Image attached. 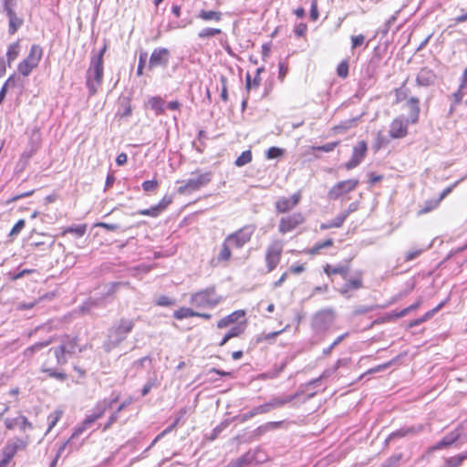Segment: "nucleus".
I'll return each instance as SVG.
<instances>
[{"label": "nucleus", "mask_w": 467, "mask_h": 467, "mask_svg": "<svg viewBox=\"0 0 467 467\" xmlns=\"http://www.w3.org/2000/svg\"><path fill=\"white\" fill-rule=\"evenodd\" d=\"M283 252V244L280 241L273 242L266 249L265 262L267 272H272L278 265Z\"/></svg>", "instance_id": "nucleus-10"}, {"label": "nucleus", "mask_w": 467, "mask_h": 467, "mask_svg": "<svg viewBox=\"0 0 467 467\" xmlns=\"http://www.w3.org/2000/svg\"><path fill=\"white\" fill-rule=\"evenodd\" d=\"M409 313H410V309L408 307H405L400 311H393L392 313L387 314L383 319L384 321H392L394 319L403 317Z\"/></svg>", "instance_id": "nucleus-43"}, {"label": "nucleus", "mask_w": 467, "mask_h": 467, "mask_svg": "<svg viewBox=\"0 0 467 467\" xmlns=\"http://www.w3.org/2000/svg\"><path fill=\"white\" fill-rule=\"evenodd\" d=\"M256 452L248 451L241 457L230 462V467H244L255 461Z\"/></svg>", "instance_id": "nucleus-25"}, {"label": "nucleus", "mask_w": 467, "mask_h": 467, "mask_svg": "<svg viewBox=\"0 0 467 467\" xmlns=\"http://www.w3.org/2000/svg\"><path fill=\"white\" fill-rule=\"evenodd\" d=\"M462 435V431L459 429H455L452 431L447 433L440 441L429 448V451H435L443 448L450 447L456 442Z\"/></svg>", "instance_id": "nucleus-16"}, {"label": "nucleus", "mask_w": 467, "mask_h": 467, "mask_svg": "<svg viewBox=\"0 0 467 467\" xmlns=\"http://www.w3.org/2000/svg\"><path fill=\"white\" fill-rule=\"evenodd\" d=\"M346 221V215H340L338 214L336 216L333 220L323 223L320 224L321 230H327L330 228H339L343 225L344 222Z\"/></svg>", "instance_id": "nucleus-31"}, {"label": "nucleus", "mask_w": 467, "mask_h": 467, "mask_svg": "<svg viewBox=\"0 0 467 467\" xmlns=\"http://www.w3.org/2000/svg\"><path fill=\"white\" fill-rule=\"evenodd\" d=\"M20 52V44L19 41L14 42L10 44L7 47L6 51V61L7 65L10 67L12 62L16 59Z\"/></svg>", "instance_id": "nucleus-29"}, {"label": "nucleus", "mask_w": 467, "mask_h": 467, "mask_svg": "<svg viewBox=\"0 0 467 467\" xmlns=\"http://www.w3.org/2000/svg\"><path fill=\"white\" fill-rule=\"evenodd\" d=\"M222 300L223 296L217 295L215 286L213 285L193 293L191 296L190 303L195 307L214 308Z\"/></svg>", "instance_id": "nucleus-3"}, {"label": "nucleus", "mask_w": 467, "mask_h": 467, "mask_svg": "<svg viewBox=\"0 0 467 467\" xmlns=\"http://www.w3.org/2000/svg\"><path fill=\"white\" fill-rule=\"evenodd\" d=\"M333 245L332 239H327L322 242L317 243L312 248L307 251L309 254H317L321 249L327 248Z\"/></svg>", "instance_id": "nucleus-39"}, {"label": "nucleus", "mask_w": 467, "mask_h": 467, "mask_svg": "<svg viewBox=\"0 0 467 467\" xmlns=\"http://www.w3.org/2000/svg\"><path fill=\"white\" fill-rule=\"evenodd\" d=\"M141 187L144 192H155L159 187V182L157 180L145 181L142 182Z\"/></svg>", "instance_id": "nucleus-50"}, {"label": "nucleus", "mask_w": 467, "mask_h": 467, "mask_svg": "<svg viewBox=\"0 0 467 467\" xmlns=\"http://www.w3.org/2000/svg\"><path fill=\"white\" fill-rule=\"evenodd\" d=\"M18 419H19V421H18L17 425L19 426V429L22 431H26V430L33 429V424L28 420V419L26 416L20 415V416H18Z\"/></svg>", "instance_id": "nucleus-55"}, {"label": "nucleus", "mask_w": 467, "mask_h": 467, "mask_svg": "<svg viewBox=\"0 0 467 467\" xmlns=\"http://www.w3.org/2000/svg\"><path fill=\"white\" fill-rule=\"evenodd\" d=\"M335 319L332 309H323L317 312L311 320V327L316 334H321L329 329Z\"/></svg>", "instance_id": "nucleus-5"}, {"label": "nucleus", "mask_w": 467, "mask_h": 467, "mask_svg": "<svg viewBox=\"0 0 467 467\" xmlns=\"http://www.w3.org/2000/svg\"><path fill=\"white\" fill-rule=\"evenodd\" d=\"M245 88L246 89H251L253 88H258L260 86L261 78L254 76V79H251V76L249 73L246 74L245 78Z\"/></svg>", "instance_id": "nucleus-51"}, {"label": "nucleus", "mask_w": 467, "mask_h": 467, "mask_svg": "<svg viewBox=\"0 0 467 467\" xmlns=\"http://www.w3.org/2000/svg\"><path fill=\"white\" fill-rule=\"evenodd\" d=\"M252 161V151L250 150H244L235 160L234 164L237 167H243Z\"/></svg>", "instance_id": "nucleus-38"}, {"label": "nucleus", "mask_w": 467, "mask_h": 467, "mask_svg": "<svg viewBox=\"0 0 467 467\" xmlns=\"http://www.w3.org/2000/svg\"><path fill=\"white\" fill-rule=\"evenodd\" d=\"M359 182L357 179H349L341 181L336 183L327 192V197L330 200H337L342 195L354 191Z\"/></svg>", "instance_id": "nucleus-9"}, {"label": "nucleus", "mask_w": 467, "mask_h": 467, "mask_svg": "<svg viewBox=\"0 0 467 467\" xmlns=\"http://www.w3.org/2000/svg\"><path fill=\"white\" fill-rule=\"evenodd\" d=\"M265 413H267L266 408L265 407V404H262V405L253 408L251 410H249L245 413H243L242 415L239 416V419H240L241 422H245L248 420L254 418V416H256L258 414H265Z\"/></svg>", "instance_id": "nucleus-30"}, {"label": "nucleus", "mask_w": 467, "mask_h": 467, "mask_svg": "<svg viewBox=\"0 0 467 467\" xmlns=\"http://www.w3.org/2000/svg\"><path fill=\"white\" fill-rule=\"evenodd\" d=\"M28 444V440L14 438L8 440L2 450V455L6 459L12 460L18 451L24 450Z\"/></svg>", "instance_id": "nucleus-13"}, {"label": "nucleus", "mask_w": 467, "mask_h": 467, "mask_svg": "<svg viewBox=\"0 0 467 467\" xmlns=\"http://www.w3.org/2000/svg\"><path fill=\"white\" fill-rule=\"evenodd\" d=\"M175 299H171L166 296H161L157 298L155 304L160 306H170L175 305Z\"/></svg>", "instance_id": "nucleus-57"}, {"label": "nucleus", "mask_w": 467, "mask_h": 467, "mask_svg": "<svg viewBox=\"0 0 467 467\" xmlns=\"http://www.w3.org/2000/svg\"><path fill=\"white\" fill-rule=\"evenodd\" d=\"M198 17L204 20V21H210L213 20L216 22L221 21L222 19V13L218 11H212V10H201L198 14Z\"/></svg>", "instance_id": "nucleus-34"}, {"label": "nucleus", "mask_w": 467, "mask_h": 467, "mask_svg": "<svg viewBox=\"0 0 467 467\" xmlns=\"http://www.w3.org/2000/svg\"><path fill=\"white\" fill-rule=\"evenodd\" d=\"M61 415H62L61 411H56L54 414H51L48 417L49 423H48V428H47V432H49L56 426V424L59 420Z\"/></svg>", "instance_id": "nucleus-64"}, {"label": "nucleus", "mask_w": 467, "mask_h": 467, "mask_svg": "<svg viewBox=\"0 0 467 467\" xmlns=\"http://www.w3.org/2000/svg\"><path fill=\"white\" fill-rule=\"evenodd\" d=\"M91 425V423H86V419L83 420V422L81 423V425L78 426L74 432L72 433L71 437L67 440L69 441V442H71L72 440H74L75 438H78L80 434L83 433V431L88 428L89 426ZM70 446L71 444L68 443Z\"/></svg>", "instance_id": "nucleus-49"}, {"label": "nucleus", "mask_w": 467, "mask_h": 467, "mask_svg": "<svg viewBox=\"0 0 467 467\" xmlns=\"http://www.w3.org/2000/svg\"><path fill=\"white\" fill-rule=\"evenodd\" d=\"M337 74L338 77L345 78L348 75V63L347 60L341 61L337 68Z\"/></svg>", "instance_id": "nucleus-52"}, {"label": "nucleus", "mask_w": 467, "mask_h": 467, "mask_svg": "<svg viewBox=\"0 0 467 467\" xmlns=\"http://www.w3.org/2000/svg\"><path fill=\"white\" fill-rule=\"evenodd\" d=\"M149 104L157 115L164 113V101L158 97L150 98L149 100Z\"/></svg>", "instance_id": "nucleus-37"}, {"label": "nucleus", "mask_w": 467, "mask_h": 467, "mask_svg": "<svg viewBox=\"0 0 467 467\" xmlns=\"http://www.w3.org/2000/svg\"><path fill=\"white\" fill-rule=\"evenodd\" d=\"M135 319L121 317L115 322L109 329L107 339L103 343V348L106 352H110L123 342L135 327Z\"/></svg>", "instance_id": "nucleus-2"}, {"label": "nucleus", "mask_w": 467, "mask_h": 467, "mask_svg": "<svg viewBox=\"0 0 467 467\" xmlns=\"http://www.w3.org/2000/svg\"><path fill=\"white\" fill-rule=\"evenodd\" d=\"M136 214L150 216V217L156 218L161 214V213H160L159 209L156 207V205H154L148 209L139 210L136 212Z\"/></svg>", "instance_id": "nucleus-47"}, {"label": "nucleus", "mask_w": 467, "mask_h": 467, "mask_svg": "<svg viewBox=\"0 0 467 467\" xmlns=\"http://www.w3.org/2000/svg\"><path fill=\"white\" fill-rule=\"evenodd\" d=\"M348 333H345V334H342L340 336H338L335 340L334 342L329 346L327 347V348H324L323 349V354L324 355H329L331 353V351L339 344L342 342V340L348 337Z\"/></svg>", "instance_id": "nucleus-56"}, {"label": "nucleus", "mask_w": 467, "mask_h": 467, "mask_svg": "<svg viewBox=\"0 0 467 467\" xmlns=\"http://www.w3.org/2000/svg\"><path fill=\"white\" fill-rule=\"evenodd\" d=\"M42 56V47L39 45H32L27 57L18 64V72L24 77L29 76L32 70L38 66Z\"/></svg>", "instance_id": "nucleus-4"}, {"label": "nucleus", "mask_w": 467, "mask_h": 467, "mask_svg": "<svg viewBox=\"0 0 467 467\" xmlns=\"http://www.w3.org/2000/svg\"><path fill=\"white\" fill-rule=\"evenodd\" d=\"M98 306V302L92 299H88L83 303L80 306V311L85 313H89L93 308Z\"/></svg>", "instance_id": "nucleus-60"}, {"label": "nucleus", "mask_w": 467, "mask_h": 467, "mask_svg": "<svg viewBox=\"0 0 467 467\" xmlns=\"http://www.w3.org/2000/svg\"><path fill=\"white\" fill-rule=\"evenodd\" d=\"M463 461L459 454L444 459L442 467H460Z\"/></svg>", "instance_id": "nucleus-41"}, {"label": "nucleus", "mask_w": 467, "mask_h": 467, "mask_svg": "<svg viewBox=\"0 0 467 467\" xmlns=\"http://www.w3.org/2000/svg\"><path fill=\"white\" fill-rule=\"evenodd\" d=\"M222 33V30L219 28H212V27H206L199 31L198 36L199 38H209L215 36L217 35H220Z\"/></svg>", "instance_id": "nucleus-40"}, {"label": "nucleus", "mask_w": 467, "mask_h": 467, "mask_svg": "<svg viewBox=\"0 0 467 467\" xmlns=\"http://www.w3.org/2000/svg\"><path fill=\"white\" fill-rule=\"evenodd\" d=\"M346 281L348 282V285H350L353 290H358V289L363 287V280H362L361 273H358L357 275L352 278H349V279L347 278Z\"/></svg>", "instance_id": "nucleus-42"}, {"label": "nucleus", "mask_w": 467, "mask_h": 467, "mask_svg": "<svg viewBox=\"0 0 467 467\" xmlns=\"http://www.w3.org/2000/svg\"><path fill=\"white\" fill-rule=\"evenodd\" d=\"M109 409H110V402H108L107 399L99 400L94 407L92 412L86 417V423H94L97 420L100 419Z\"/></svg>", "instance_id": "nucleus-18"}, {"label": "nucleus", "mask_w": 467, "mask_h": 467, "mask_svg": "<svg viewBox=\"0 0 467 467\" xmlns=\"http://www.w3.org/2000/svg\"><path fill=\"white\" fill-rule=\"evenodd\" d=\"M220 82H221V85H222V89H221V99L222 100H223L224 102H226L228 100V90H227V78L223 75H221L220 76Z\"/></svg>", "instance_id": "nucleus-54"}, {"label": "nucleus", "mask_w": 467, "mask_h": 467, "mask_svg": "<svg viewBox=\"0 0 467 467\" xmlns=\"http://www.w3.org/2000/svg\"><path fill=\"white\" fill-rule=\"evenodd\" d=\"M402 459V454L398 453L389 457L383 463L382 467H396L399 465L400 460Z\"/></svg>", "instance_id": "nucleus-45"}, {"label": "nucleus", "mask_w": 467, "mask_h": 467, "mask_svg": "<svg viewBox=\"0 0 467 467\" xmlns=\"http://www.w3.org/2000/svg\"><path fill=\"white\" fill-rule=\"evenodd\" d=\"M107 49L108 45L105 43L101 49L97 54H92L90 57V64L86 72V86L89 96L95 95L102 84L104 75L103 56Z\"/></svg>", "instance_id": "nucleus-1"}, {"label": "nucleus", "mask_w": 467, "mask_h": 467, "mask_svg": "<svg viewBox=\"0 0 467 467\" xmlns=\"http://www.w3.org/2000/svg\"><path fill=\"white\" fill-rule=\"evenodd\" d=\"M339 144V141H333V142H327L324 145L316 147V150L324 151V152H330L335 150V148Z\"/></svg>", "instance_id": "nucleus-63"}, {"label": "nucleus", "mask_w": 467, "mask_h": 467, "mask_svg": "<svg viewBox=\"0 0 467 467\" xmlns=\"http://www.w3.org/2000/svg\"><path fill=\"white\" fill-rule=\"evenodd\" d=\"M436 79V74L433 70L423 67L417 74L416 82L418 86L420 87H429L433 85Z\"/></svg>", "instance_id": "nucleus-20"}, {"label": "nucleus", "mask_w": 467, "mask_h": 467, "mask_svg": "<svg viewBox=\"0 0 467 467\" xmlns=\"http://www.w3.org/2000/svg\"><path fill=\"white\" fill-rule=\"evenodd\" d=\"M408 119H404L403 118H396L392 120L389 125V136L391 139H401L407 136L408 134Z\"/></svg>", "instance_id": "nucleus-15"}, {"label": "nucleus", "mask_w": 467, "mask_h": 467, "mask_svg": "<svg viewBox=\"0 0 467 467\" xmlns=\"http://www.w3.org/2000/svg\"><path fill=\"white\" fill-rule=\"evenodd\" d=\"M324 272L327 275H340L344 280H347L348 273H349V266L348 265H327L324 267Z\"/></svg>", "instance_id": "nucleus-24"}, {"label": "nucleus", "mask_w": 467, "mask_h": 467, "mask_svg": "<svg viewBox=\"0 0 467 467\" xmlns=\"http://www.w3.org/2000/svg\"><path fill=\"white\" fill-rule=\"evenodd\" d=\"M60 346L65 349V352L67 355H72L76 351L78 338L77 337H71L70 336L66 335L62 337Z\"/></svg>", "instance_id": "nucleus-27"}, {"label": "nucleus", "mask_w": 467, "mask_h": 467, "mask_svg": "<svg viewBox=\"0 0 467 467\" xmlns=\"http://www.w3.org/2000/svg\"><path fill=\"white\" fill-rule=\"evenodd\" d=\"M245 316L244 310H236L232 312L230 315L221 318L217 323L218 328H225L230 325L236 323L239 319Z\"/></svg>", "instance_id": "nucleus-23"}, {"label": "nucleus", "mask_w": 467, "mask_h": 467, "mask_svg": "<svg viewBox=\"0 0 467 467\" xmlns=\"http://www.w3.org/2000/svg\"><path fill=\"white\" fill-rule=\"evenodd\" d=\"M3 13L5 14L8 18V34L15 35L23 26L24 19L16 15L15 9H9Z\"/></svg>", "instance_id": "nucleus-21"}, {"label": "nucleus", "mask_w": 467, "mask_h": 467, "mask_svg": "<svg viewBox=\"0 0 467 467\" xmlns=\"http://www.w3.org/2000/svg\"><path fill=\"white\" fill-rule=\"evenodd\" d=\"M302 392H296L293 395H285L283 397H275L271 399L268 402L265 403V407L266 408V411L269 412L272 410L281 408L285 404L289 403L296 400L297 397L300 396Z\"/></svg>", "instance_id": "nucleus-19"}, {"label": "nucleus", "mask_w": 467, "mask_h": 467, "mask_svg": "<svg viewBox=\"0 0 467 467\" xmlns=\"http://www.w3.org/2000/svg\"><path fill=\"white\" fill-rule=\"evenodd\" d=\"M198 315V312L192 310L189 307H181L178 310H175L173 313V317L177 320H182L183 318L192 317Z\"/></svg>", "instance_id": "nucleus-36"}, {"label": "nucleus", "mask_w": 467, "mask_h": 467, "mask_svg": "<svg viewBox=\"0 0 467 467\" xmlns=\"http://www.w3.org/2000/svg\"><path fill=\"white\" fill-rule=\"evenodd\" d=\"M440 202L438 200H430L425 202L423 207L420 210L419 214H424L436 209Z\"/></svg>", "instance_id": "nucleus-46"}, {"label": "nucleus", "mask_w": 467, "mask_h": 467, "mask_svg": "<svg viewBox=\"0 0 467 467\" xmlns=\"http://www.w3.org/2000/svg\"><path fill=\"white\" fill-rule=\"evenodd\" d=\"M368 150V146L365 140L358 141L352 150L351 158L344 164L346 170L350 171L358 167L364 160Z\"/></svg>", "instance_id": "nucleus-11"}, {"label": "nucleus", "mask_w": 467, "mask_h": 467, "mask_svg": "<svg viewBox=\"0 0 467 467\" xmlns=\"http://www.w3.org/2000/svg\"><path fill=\"white\" fill-rule=\"evenodd\" d=\"M284 154V150L278 147H270L266 151L267 159H275Z\"/></svg>", "instance_id": "nucleus-59"}, {"label": "nucleus", "mask_w": 467, "mask_h": 467, "mask_svg": "<svg viewBox=\"0 0 467 467\" xmlns=\"http://www.w3.org/2000/svg\"><path fill=\"white\" fill-rule=\"evenodd\" d=\"M283 424V421H269L260 425L254 431V436L260 437L265 433L278 429Z\"/></svg>", "instance_id": "nucleus-28"}, {"label": "nucleus", "mask_w": 467, "mask_h": 467, "mask_svg": "<svg viewBox=\"0 0 467 467\" xmlns=\"http://www.w3.org/2000/svg\"><path fill=\"white\" fill-rule=\"evenodd\" d=\"M254 225H244L238 231L229 234L226 237L227 242H230V244L236 248H242L245 244H247L251 240V237L254 234Z\"/></svg>", "instance_id": "nucleus-7"}, {"label": "nucleus", "mask_w": 467, "mask_h": 467, "mask_svg": "<svg viewBox=\"0 0 467 467\" xmlns=\"http://www.w3.org/2000/svg\"><path fill=\"white\" fill-rule=\"evenodd\" d=\"M54 342V337H49L47 339L40 342H36L29 347H27L23 351L24 358L30 359L32 358L36 353L40 351L41 349L48 347Z\"/></svg>", "instance_id": "nucleus-22"}, {"label": "nucleus", "mask_w": 467, "mask_h": 467, "mask_svg": "<svg viewBox=\"0 0 467 467\" xmlns=\"http://www.w3.org/2000/svg\"><path fill=\"white\" fill-rule=\"evenodd\" d=\"M284 330L281 329L279 331L270 332V333H263L257 336L255 341L256 343H261L263 341H271L274 340L278 335H280Z\"/></svg>", "instance_id": "nucleus-44"}, {"label": "nucleus", "mask_w": 467, "mask_h": 467, "mask_svg": "<svg viewBox=\"0 0 467 467\" xmlns=\"http://www.w3.org/2000/svg\"><path fill=\"white\" fill-rule=\"evenodd\" d=\"M244 326L242 324H237L230 328V330L226 333L231 338L239 337L244 331Z\"/></svg>", "instance_id": "nucleus-62"}, {"label": "nucleus", "mask_w": 467, "mask_h": 467, "mask_svg": "<svg viewBox=\"0 0 467 467\" xmlns=\"http://www.w3.org/2000/svg\"><path fill=\"white\" fill-rule=\"evenodd\" d=\"M212 172H204L197 176L196 178H191L186 181H182L177 192L180 194L191 193L192 192L200 190L202 187L207 185L212 181Z\"/></svg>", "instance_id": "nucleus-6"}, {"label": "nucleus", "mask_w": 467, "mask_h": 467, "mask_svg": "<svg viewBox=\"0 0 467 467\" xmlns=\"http://www.w3.org/2000/svg\"><path fill=\"white\" fill-rule=\"evenodd\" d=\"M170 58L171 52L168 48L156 47L150 57L148 67L150 70L156 67L166 68L169 65Z\"/></svg>", "instance_id": "nucleus-8"}, {"label": "nucleus", "mask_w": 467, "mask_h": 467, "mask_svg": "<svg viewBox=\"0 0 467 467\" xmlns=\"http://www.w3.org/2000/svg\"><path fill=\"white\" fill-rule=\"evenodd\" d=\"M419 102H420L419 99L415 97H411L407 102V106L410 109V121L411 123H416L419 119V115H420Z\"/></svg>", "instance_id": "nucleus-26"}, {"label": "nucleus", "mask_w": 467, "mask_h": 467, "mask_svg": "<svg viewBox=\"0 0 467 467\" xmlns=\"http://www.w3.org/2000/svg\"><path fill=\"white\" fill-rule=\"evenodd\" d=\"M301 200V192H297L289 198H281L275 202V208L279 213H286L298 204Z\"/></svg>", "instance_id": "nucleus-17"}, {"label": "nucleus", "mask_w": 467, "mask_h": 467, "mask_svg": "<svg viewBox=\"0 0 467 467\" xmlns=\"http://www.w3.org/2000/svg\"><path fill=\"white\" fill-rule=\"evenodd\" d=\"M389 142V138L383 134L382 131H379L377 133L376 141H375V149L379 150L382 147H385Z\"/></svg>", "instance_id": "nucleus-48"}, {"label": "nucleus", "mask_w": 467, "mask_h": 467, "mask_svg": "<svg viewBox=\"0 0 467 467\" xmlns=\"http://www.w3.org/2000/svg\"><path fill=\"white\" fill-rule=\"evenodd\" d=\"M53 351L55 357H56V359H57V364L58 366H64L67 363V354L65 352V349L63 348H61V346H58L57 348H51L48 352H51Z\"/></svg>", "instance_id": "nucleus-33"}, {"label": "nucleus", "mask_w": 467, "mask_h": 467, "mask_svg": "<svg viewBox=\"0 0 467 467\" xmlns=\"http://www.w3.org/2000/svg\"><path fill=\"white\" fill-rule=\"evenodd\" d=\"M26 222L24 219H20L16 222V223L13 226L9 233V236H16L19 234V233L22 231V229L25 227Z\"/></svg>", "instance_id": "nucleus-61"}, {"label": "nucleus", "mask_w": 467, "mask_h": 467, "mask_svg": "<svg viewBox=\"0 0 467 467\" xmlns=\"http://www.w3.org/2000/svg\"><path fill=\"white\" fill-rule=\"evenodd\" d=\"M444 306V302L440 303L437 306L432 308L431 310L426 312L421 317H420L421 323L431 319L436 313H438L441 307Z\"/></svg>", "instance_id": "nucleus-53"}, {"label": "nucleus", "mask_w": 467, "mask_h": 467, "mask_svg": "<svg viewBox=\"0 0 467 467\" xmlns=\"http://www.w3.org/2000/svg\"><path fill=\"white\" fill-rule=\"evenodd\" d=\"M41 372L47 373L49 378L56 379L57 380H59L61 382L65 381L67 379V376L66 373L62 371H57L54 368L46 367V364H43L41 368Z\"/></svg>", "instance_id": "nucleus-32"}, {"label": "nucleus", "mask_w": 467, "mask_h": 467, "mask_svg": "<svg viewBox=\"0 0 467 467\" xmlns=\"http://www.w3.org/2000/svg\"><path fill=\"white\" fill-rule=\"evenodd\" d=\"M304 221L305 218L301 213H295L291 215L281 218L278 230L281 234L289 233L298 225L302 224Z\"/></svg>", "instance_id": "nucleus-12"}, {"label": "nucleus", "mask_w": 467, "mask_h": 467, "mask_svg": "<svg viewBox=\"0 0 467 467\" xmlns=\"http://www.w3.org/2000/svg\"><path fill=\"white\" fill-rule=\"evenodd\" d=\"M424 430L423 424H417L412 426H403L400 429L391 432L386 439V442H389L395 439H401L408 436H415L422 432Z\"/></svg>", "instance_id": "nucleus-14"}, {"label": "nucleus", "mask_w": 467, "mask_h": 467, "mask_svg": "<svg viewBox=\"0 0 467 467\" xmlns=\"http://www.w3.org/2000/svg\"><path fill=\"white\" fill-rule=\"evenodd\" d=\"M87 230V226L85 224H80L75 227H68L66 229L65 233L75 234L76 235L81 237L85 234Z\"/></svg>", "instance_id": "nucleus-58"}, {"label": "nucleus", "mask_w": 467, "mask_h": 467, "mask_svg": "<svg viewBox=\"0 0 467 467\" xmlns=\"http://www.w3.org/2000/svg\"><path fill=\"white\" fill-rule=\"evenodd\" d=\"M230 246H233V245L230 244V242H227V239L225 238V240L223 241V243L222 244L221 251H220L219 254L217 255V260L219 262H226L231 258L232 253H231Z\"/></svg>", "instance_id": "nucleus-35"}]
</instances>
